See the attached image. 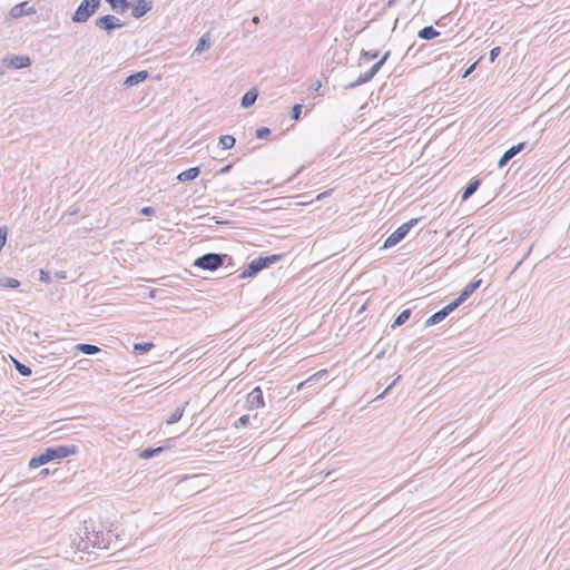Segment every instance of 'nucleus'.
I'll use <instances>...</instances> for the list:
<instances>
[{
  "instance_id": "nucleus-13",
  "label": "nucleus",
  "mask_w": 570,
  "mask_h": 570,
  "mask_svg": "<svg viewBox=\"0 0 570 570\" xmlns=\"http://www.w3.org/2000/svg\"><path fill=\"white\" fill-rule=\"evenodd\" d=\"M482 284V279H474L470 282L455 298L461 305L463 304Z\"/></svg>"
},
{
  "instance_id": "nucleus-19",
  "label": "nucleus",
  "mask_w": 570,
  "mask_h": 570,
  "mask_svg": "<svg viewBox=\"0 0 570 570\" xmlns=\"http://www.w3.org/2000/svg\"><path fill=\"white\" fill-rule=\"evenodd\" d=\"M111 8L112 11L124 13L127 11L131 3L128 0H105Z\"/></svg>"
},
{
  "instance_id": "nucleus-36",
  "label": "nucleus",
  "mask_w": 570,
  "mask_h": 570,
  "mask_svg": "<svg viewBox=\"0 0 570 570\" xmlns=\"http://www.w3.org/2000/svg\"><path fill=\"white\" fill-rule=\"evenodd\" d=\"M302 108L303 106L301 104H295L293 107H292V111H291V118L293 120H298L299 117H301V114H302Z\"/></svg>"
},
{
  "instance_id": "nucleus-37",
  "label": "nucleus",
  "mask_w": 570,
  "mask_h": 570,
  "mask_svg": "<svg viewBox=\"0 0 570 570\" xmlns=\"http://www.w3.org/2000/svg\"><path fill=\"white\" fill-rule=\"evenodd\" d=\"M7 236H8L7 226H0V252L2 250L3 246L6 245Z\"/></svg>"
},
{
  "instance_id": "nucleus-10",
  "label": "nucleus",
  "mask_w": 570,
  "mask_h": 570,
  "mask_svg": "<svg viewBox=\"0 0 570 570\" xmlns=\"http://www.w3.org/2000/svg\"><path fill=\"white\" fill-rule=\"evenodd\" d=\"M134 4L131 10V16L135 19H140L145 14H147L153 9L151 0H132Z\"/></svg>"
},
{
  "instance_id": "nucleus-32",
  "label": "nucleus",
  "mask_w": 570,
  "mask_h": 570,
  "mask_svg": "<svg viewBox=\"0 0 570 570\" xmlns=\"http://www.w3.org/2000/svg\"><path fill=\"white\" fill-rule=\"evenodd\" d=\"M379 57V50H364L361 51V59L365 61L374 60Z\"/></svg>"
},
{
  "instance_id": "nucleus-30",
  "label": "nucleus",
  "mask_w": 570,
  "mask_h": 570,
  "mask_svg": "<svg viewBox=\"0 0 570 570\" xmlns=\"http://www.w3.org/2000/svg\"><path fill=\"white\" fill-rule=\"evenodd\" d=\"M0 286L6 288H18L20 286V282L16 278L3 277L0 278Z\"/></svg>"
},
{
  "instance_id": "nucleus-31",
  "label": "nucleus",
  "mask_w": 570,
  "mask_h": 570,
  "mask_svg": "<svg viewBox=\"0 0 570 570\" xmlns=\"http://www.w3.org/2000/svg\"><path fill=\"white\" fill-rule=\"evenodd\" d=\"M444 320L441 311L439 309L438 312L433 313L426 321H425V326L429 327V326H433V325H436L439 324L440 322H442Z\"/></svg>"
},
{
  "instance_id": "nucleus-7",
  "label": "nucleus",
  "mask_w": 570,
  "mask_h": 570,
  "mask_svg": "<svg viewBox=\"0 0 570 570\" xmlns=\"http://www.w3.org/2000/svg\"><path fill=\"white\" fill-rule=\"evenodd\" d=\"M95 26L99 30H104L107 33H111L115 29L122 28L125 22L112 14H105L95 20Z\"/></svg>"
},
{
  "instance_id": "nucleus-38",
  "label": "nucleus",
  "mask_w": 570,
  "mask_h": 570,
  "mask_svg": "<svg viewBox=\"0 0 570 570\" xmlns=\"http://www.w3.org/2000/svg\"><path fill=\"white\" fill-rule=\"evenodd\" d=\"M249 421H250V416L248 414H245V415H242L236 422H235V426L236 428H239V426H246L249 424Z\"/></svg>"
},
{
  "instance_id": "nucleus-23",
  "label": "nucleus",
  "mask_w": 570,
  "mask_h": 570,
  "mask_svg": "<svg viewBox=\"0 0 570 570\" xmlns=\"http://www.w3.org/2000/svg\"><path fill=\"white\" fill-rule=\"evenodd\" d=\"M166 446H157V448H147V449H144L140 453H139V458L140 459H151L154 458L155 455L161 453L163 451H165Z\"/></svg>"
},
{
  "instance_id": "nucleus-20",
  "label": "nucleus",
  "mask_w": 570,
  "mask_h": 570,
  "mask_svg": "<svg viewBox=\"0 0 570 570\" xmlns=\"http://www.w3.org/2000/svg\"><path fill=\"white\" fill-rule=\"evenodd\" d=\"M73 350L76 352H79V353H82L86 355H95V354L101 352V348L98 347L97 345L87 344V343L76 344Z\"/></svg>"
},
{
  "instance_id": "nucleus-53",
  "label": "nucleus",
  "mask_w": 570,
  "mask_h": 570,
  "mask_svg": "<svg viewBox=\"0 0 570 570\" xmlns=\"http://www.w3.org/2000/svg\"><path fill=\"white\" fill-rule=\"evenodd\" d=\"M41 473H46L47 474L48 473V469L42 470Z\"/></svg>"
},
{
  "instance_id": "nucleus-15",
  "label": "nucleus",
  "mask_w": 570,
  "mask_h": 570,
  "mask_svg": "<svg viewBox=\"0 0 570 570\" xmlns=\"http://www.w3.org/2000/svg\"><path fill=\"white\" fill-rule=\"evenodd\" d=\"M12 69H23L31 66V59L29 56L21 55V56H14L10 59L9 65Z\"/></svg>"
},
{
  "instance_id": "nucleus-27",
  "label": "nucleus",
  "mask_w": 570,
  "mask_h": 570,
  "mask_svg": "<svg viewBox=\"0 0 570 570\" xmlns=\"http://www.w3.org/2000/svg\"><path fill=\"white\" fill-rule=\"evenodd\" d=\"M154 346L155 345L151 342L136 343V344H134V351L137 354H144V353L149 352Z\"/></svg>"
},
{
  "instance_id": "nucleus-11",
  "label": "nucleus",
  "mask_w": 570,
  "mask_h": 570,
  "mask_svg": "<svg viewBox=\"0 0 570 570\" xmlns=\"http://www.w3.org/2000/svg\"><path fill=\"white\" fill-rule=\"evenodd\" d=\"M527 146V142H519L507 149L498 161V167L503 168L514 156L521 153Z\"/></svg>"
},
{
  "instance_id": "nucleus-51",
  "label": "nucleus",
  "mask_w": 570,
  "mask_h": 570,
  "mask_svg": "<svg viewBox=\"0 0 570 570\" xmlns=\"http://www.w3.org/2000/svg\"><path fill=\"white\" fill-rule=\"evenodd\" d=\"M395 2L396 0H387L386 8H391Z\"/></svg>"
},
{
  "instance_id": "nucleus-8",
  "label": "nucleus",
  "mask_w": 570,
  "mask_h": 570,
  "mask_svg": "<svg viewBox=\"0 0 570 570\" xmlns=\"http://www.w3.org/2000/svg\"><path fill=\"white\" fill-rule=\"evenodd\" d=\"M382 67L383 66H381L380 62L376 61L366 72L360 75L356 80L345 85L344 89L351 90V89H354L361 85H364V83L371 81L376 76V73L381 70Z\"/></svg>"
},
{
  "instance_id": "nucleus-21",
  "label": "nucleus",
  "mask_w": 570,
  "mask_h": 570,
  "mask_svg": "<svg viewBox=\"0 0 570 570\" xmlns=\"http://www.w3.org/2000/svg\"><path fill=\"white\" fill-rule=\"evenodd\" d=\"M440 36V32L432 26H426L417 32V37L422 40H433Z\"/></svg>"
},
{
  "instance_id": "nucleus-49",
  "label": "nucleus",
  "mask_w": 570,
  "mask_h": 570,
  "mask_svg": "<svg viewBox=\"0 0 570 570\" xmlns=\"http://www.w3.org/2000/svg\"><path fill=\"white\" fill-rule=\"evenodd\" d=\"M328 194H330V191H324V193L320 194V195L316 197V199H317V200H320V199H322V198H324V197H327V195H328Z\"/></svg>"
},
{
  "instance_id": "nucleus-39",
  "label": "nucleus",
  "mask_w": 570,
  "mask_h": 570,
  "mask_svg": "<svg viewBox=\"0 0 570 570\" xmlns=\"http://www.w3.org/2000/svg\"><path fill=\"white\" fill-rule=\"evenodd\" d=\"M39 281L45 283V284H49L51 282L50 273L45 271V269H40Z\"/></svg>"
},
{
  "instance_id": "nucleus-28",
  "label": "nucleus",
  "mask_w": 570,
  "mask_h": 570,
  "mask_svg": "<svg viewBox=\"0 0 570 570\" xmlns=\"http://www.w3.org/2000/svg\"><path fill=\"white\" fill-rule=\"evenodd\" d=\"M184 411H185V407H177L167 419H166V423L167 424H174V423H177L183 414H184Z\"/></svg>"
},
{
  "instance_id": "nucleus-4",
  "label": "nucleus",
  "mask_w": 570,
  "mask_h": 570,
  "mask_svg": "<svg viewBox=\"0 0 570 570\" xmlns=\"http://www.w3.org/2000/svg\"><path fill=\"white\" fill-rule=\"evenodd\" d=\"M226 261L232 262V257L227 254L206 253L193 263V266L199 269L214 272L225 264Z\"/></svg>"
},
{
  "instance_id": "nucleus-16",
  "label": "nucleus",
  "mask_w": 570,
  "mask_h": 570,
  "mask_svg": "<svg viewBox=\"0 0 570 570\" xmlns=\"http://www.w3.org/2000/svg\"><path fill=\"white\" fill-rule=\"evenodd\" d=\"M480 185H481V179H479V178L471 179L462 191L461 200L462 202L468 200L478 190Z\"/></svg>"
},
{
  "instance_id": "nucleus-40",
  "label": "nucleus",
  "mask_w": 570,
  "mask_h": 570,
  "mask_svg": "<svg viewBox=\"0 0 570 570\" xmlns=\"http://www.w3.org/2000/svg\"><path fill=\"white\" fill-rule=\"evenodd\" d=\"M105 538L109 539L108 542V549L110 548L111 542L115 540H119V535L115 534L111 530H108L107 532H104Z\"/></svg>"
},
{
  "instance_id": "nucleus-44",
  "label": "nucleus",
  "mask_w": 570,
  "mask_h": 570,
  "mask_svg": "<svg viewBox=\"0 0 570 570\" xmlns=\"http://www.w3.org/2000/svg\"><path fill=\"white\" fill-rule=\"evenodd\" d=\"M233 168V164H227L226 166L222 167L218 171H217V175H223V174H227L230 171V169Z\"/></svg>"
},
{
  "instance_id": "nucleus-47",
  "label": "nucleus",
  "mask_w": 570,
  "mask_h": 570,
  "mask_svg": "<svg viewBox=\"0 0 570 570\" xmlns=\"http://www.w3.org/2000/svg\"><path fill=\"white\" fill-rule=\"evenodd\" d=\"M320 87H321V81H316L315 83H313L309 89L313 90V91H317L320 89Z\"/></svg>"
},
{
  "instance_id": "nucleus-2",
  "label": "nucleus",
  "mask_w": 570,
  "mask_h": 570,
  "mask_svg": "<svg viewBox=\"0 0 570 570\" xmlns=\"http://www.w3.org/2000/svg\"><path fill=\"white\" fill-rule=\"evenodd\" d=\"M77 453L78 446L75 444L50 446L39 455L31 458L29 461V468L37 469L43 464L49 463L50 461L65 459Z\"/></svg>"
},
{
  "instance_id": "nucleus-34",
  "label": "nucleus",
  "mask_w": 570,
  "mask_h": 570,
  "mask_svg": "<svg viewBox=\"0 0 570 570\" xmlns=\"http://www.w3.org/2000/svg\"><path fill=\"white\" fill-rule=\"evenodd\" d=\"M460 304L456 302V299H453L451 303L442 307L440 311L445 318L450 313H452L455 308H458Z\"/></svg>"
},
{
  "instance_id": "nucleus-14",
  "label": "nucleus",
  "mask_w": 570,
  "mask_h": 570,
  "mask_svg": "<svg viewBox=\"0 0 570 570\" xmlns=\"http://www.w3.org/2000/svg\"><path fill=\"white\" fill-rule=\"evenodd\" d=\"M148 77H149V72L147 70H140L137 72H134V73L129 75L128 77H126V79L124 81V86L126 88H130L132 86L144 82L146 79H148Z\"/></svg>"
},
{
  "instance_id": "nucleus-45",
  "label": "nucleus",
  "mask_w": 570,
  "mask_h": 570,
  "mask_svg": "<svg viewBox=\"0 0 570 570\" xmlns=\"http://www.w3.org/2000/svg\"><path fill=\"white\" fill-rule=\"evenodd\" d=\"M400 375L389 385L386 386V389L384 390V392L382 394H380L377 397H382L384 394H386L389 392V390L400 380Z\"/></svg>"
},
{
  "instance_id": "nucleus-22",
  "label": "nucleus",
  "mask_w": 570,
  "mask_h": 570,
  "mask_svg": "<svg viewBox=\"0 0 570 570\" xmlns=\"http://www.w3.org/2000/svg\"><path fill=\"white\" fill-rule=\"evenodd\" d=\"M210 48L209 32L204 33L199 39L195 48V53H202L203 51Z\"/></svg>"
},
{
  "instance_id": "nucleus-17",
  "label": "nucleus",
  "mask_w": 570,
  "mask_h": 570,
  "mask_svg": "<svg viewBox=\"0 0 570 570\" xmlns=\"http://www.w3.org/2000/svg\"><path fill=\"white\" fill-rule=\"evenodd\" d=\"M258 91L256 88H252L244 94V96L240 99V106L243 108H249L252 107L255 101L257 100Z\"/></svg>"
},
{
  "instance_id": "nucleus-29",
  "label": "nucleus",
  "mask_w": 570,
  "mask_h": 570,
  "mask_svg": "<svg viewBox=\"0 0 570 570\" xmlns=\"http://www.w3.org/2000/svg\"><path fill=\"white\" fill-rule=\"evenodd\" d=\"M326 373L325 370H322V371H318L316 372L314 375L309 376L307 380L301 382L298 385H297V390H302V389H305L307 386H309V384L317 380L318 377L323 376L324 374Z\"/></svg>"
},
{
  "instance_id": "nucleus-18",
  "label": "nucleus",
  "mask_w": 570,
  "mask_h": 570,
  "mask_svg": "<svg viewBox=\"0 0 570 570\" xmlns=\"http://www.w3.org/2000/svg\"><path fill=\"white\" fill-rule=\"evenodd\" d=\"M199 174H200V168L196 166V167L188 168V169L181 171L180 174H178L177 179L180 183H185V181H189V180L197 178L199 176Z\"/></svg>"
},
{
  "instance_id": "nucleus-5",
  "label": "nucleus",
  "mask_w": 570,
  "mask_h": 570,
  "mask_svg": "<svg viewBox=\"0 0 570 570\" xmlns=\"http://www.w3.org/2000/svg\"><path fill=\"white\" fill-rule=\"evenodd\" d=\"M101 7V0H82L71 16L73 23L87 22Z\"/></svg>"
},
{
  "instance_id": "nucleus-41",
  "label": "nucleus",
  "mask_w": 570,
  "mask_h": 570,
  "mask_svg": "<svg viewBox=\"0 0 570 570\" xmlns=\"http://www.w3.org/2000/svg\"><path fill=\"white\" fill-rule=\"evenodd\" d=\"M500 52H501L500 47L492 48L489 53L490 62H493L497 59V57L500 55Z\"/></svg>"
},
{
  "instance_id": "nucleus-48",
  "label": "nucleus",
  "mask_w": 570,
  "mask_h": 570,
  "mask_svg": "<svg viewBox=\"0 0 570 570\" xmlns=\"http://www.w3.org/2000/svg\"><path fill=\"white\" fill-rule=\"evenodd\" d=\"M475 65H476V62L472 63V65L466 69V71L464 72V76H468L470 72H472V70L475 68Z\"/></svg>"
},
{
  "instance_id": "nucleus-1",
  "label": "nucleus",
  "mask_w": 570,
  "mask_h": 570,
  "mask_svg": "<svg viewBox=\"0 0 570 570\" xmlns=\"http://www.w3.org/2000/svg\"><path fill=\"white\" fill-rule=\"evenodd\" d=\"M108 540L101 530L96 529L91 520H86L79 531L71 537V547L76 551L90 553L92 549L107 550Z\"/></svg>"
},
{
  "instance_id": "nucleus-35",
  "label": "nucleus",
  "mask_w": 570,
  "mask_h": 570,
  "mask_svg": "<svg viewBox=\"0 0 570 570\" xmlns=\"http://www.w3.org/2000/svg\"><path fill=\"white\" fill-rule=\"evenodd\" d=\"M271 135V129L268 127H259L255 131V136L258 139H265Z\"/></svg>"
},
{
  "instance_id": "nucleus-9",
  "label": "nucleus",
  "mask_w": 570,
  "mask_h": 570,
  "mask_svg": "<svg viewBox=\"0 0 570 570\" xmlns=\"http://www.w3.org/2000/svg\"><path fill=\"white\" fill-rule=\"evenodd\" d=\"M246 405L249 410L265 406L263 391L259 386H256L250 393L247 394Z\"/></svg>"
},
{
  "instance_id": "nucleus-24",
  "label": "nucleus",
  "mask_w": 570,
  "mask_h": 570,
  "mask_svg": "<svg viewBox=\"0 0 570 570\" xmlns=\"http://www.w3.org/2000/svg\"><path fill=\"white\" fill-rule=\"evenodd\" d=\"M236 144V139L234 136L230 135H223L219 137L218 145L222 147V149H232Z\"/></svg>"
},
{
  "instance_id": "nucleus-42",
  "label": "nucleus",
  "mask_w": 570,
  "mask_h": 570,
  "mask_svg": "<svg viewBox=\"0 0 570 570\" xmlns=\"http://www.w3.org/2000/svg\"><path fill=\"white\" fill-rule=\"evenodd\" d=\"M139 213H140V215H144V216H154L156 210L151 206H146V207H142Z\"/></svg>"
},
{
  "instance_id": "nucleus-33",
  "label": "nucleus",
  "mask_w": 570,
  "mask_h": 570,
  "mask_svg": "<svg viewBox=\"0 0 570 570\" xmlns=\"http://www.w3.org/2000/svg\"><path fill=\"white\" fill-rule=\"evenodd\" d=\"M460 304L456 302V299H453L451 303L442 307L440 311L445 318L450 313H452L455 308H458Z\"/></svg>"
},
{
  "instance_id": "nucleus-25",
  "label": "nucleus",
  "mask_w": 570,
  "mask_h": 570,
  "mask_svg": "<svg viewBox=\"0 0 570 570\" xmlns=\"http://www.w3.org/2000/svg\"><path fill=\"white\" fill-rule=\"evenodd\" d=\"M411 309L406 308L403 309L399 315L395 317L394 323L392 325L393 328L403 325L411 316Z\"/></svg>"
},
{
  "instance_id": "nucleus-26",
  "label": "nucleus",
  "mask_w": 570,
  "mask_h": 570,
  "mask_svg": "<svg viewBox=\"0 0 570 570\" xmlns=\"http://www.w3.org/2000/svg\"><path fill=\"white\" fill-rule=\"evenodd\" d=\"M13 365L17 372L24 377H28L32 374V370L28 365L19 362L16 358H13Z\"/></svg>"
},
{
  "instance_id": "nucleus-52",
  "label": "nucleus",
  "mask_w": 570,
  "mask_h": 570,
  "mask_svg": "<svg viewBox=\"0 0 570 570\" xmlns=\"http://www.w3.org/2000/svg\"><path fill=\"white\" fill-rule=\"evenodd\" d=\"M384 353H385V352H384V351H382V352H380L379 354H376V358H377V360L382 358V357H383V355H384Z\"/></svg>"
},
{
  "instance_id": "nucleus-43",
  "label": "nucleus",
  "mask_w": 570,
  "mask_h": 570,
  "mask_svg": "<svg viewBox=\"0 0 570 570\" xmlns=\"http://www.w3.org/2000/svg\"><path fill=\"white\" fill-rule=\"evenodd\" d=\"M391 56V50L385 51L382 57L380 58L379 62L381 66H384V63L387 61V59Z\"/></svg>"
},
{
  "instance_id": "nucleus-50",
  "label": "nucleus",
  "mask_w": 570,
  "mask_h": 570,
  "mask_svg": "<svg viewBox=\"0 0 570 570\" xmlns=\"http://www.w3.org/2000/svg\"><path fill=\"white\" fill-rule=\"evenodd\" d=\"M258 22H259V17L258 16H254L252 18V23L257 24Z\"/></svg>"
},
{
  "instance_id": "nucleus-46",
  "label": "nucleus",
  "mask_w": 570,
  "mask_h": 570,
  "mask_svg": "<svg viewBox=\"0 0 570 570\" xmlns=\"http://www.w3.org/2000/svg\"><path fill=\"white\" fill-rule=\"evenodd\" d=\"M55 275H56V277L58 279H66L67 278V272L66 271H58V272H56Z\"/></svg>"
},
{
  "instance_id": "nucleus-3",
  "label": "nucleus",
  "mask_w": 570,
  "mask_h": 570,
  "mask_svg": "<svg viewBox=\"0 0 570 570\" xmlns=\"http://www.w3.org/2000/svg\"><path fill=\"white\" fill-rule=\"evenodd\" d=\"M284 257L283 254H273L267 256H259L247 264L246 268L239 275V278L256 276L261 271L278 263Z\"/></svg>"
},
{
  "instance_id": "nucleus-12",
  "label": "nucleus",
  "mask_w": 570,
  "mask_h": 570,
  "mask_svg": "<svg viewBox=\"0 0 570 570\" xmlns=\"http://www.w3.org/2000/svg\"><path fill=\"white\" fill-rule=\"evenodd\" d=\"M35 13L36 9L33 7L28 6L27 1L13 6L10 10V17L13 19H18L23 16H31Z\"/></svg>"
},
{
  "instance_id": "nucleus-6",
  "label": "nucleus",
  "mask_w": 570,
  "mask_h": 570,
  "mask_svg": "<svg viewBox=\"0 0 570 570\" xmlns=\"http://www.w3.org/2000/svg\"><path fill=\"white\" fill-rule=\"evenodd\" d=\"M419 222V218H412L406 223L399 226L387 238L384 240L383 248H391L402 242Z\"/></svg>"
}]
</instances>
